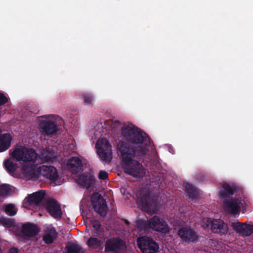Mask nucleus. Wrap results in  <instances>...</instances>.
<instances>
[{"instance_id": "cd10ccee", "label": "nucleus", "mask_w": 253, "mask_h": 253, "mask_svg": "<svg viewBox=\"0 0 253 253\" xmlns=\"http://www.w3.org/2000/svg\"><path fill=\"white\" fill-rule=\"evenodd\" d=\"M244 224H241L238 221H234L232 223V226L234 229L236 231L237 233L242 235V230H243Z\"/></svg>"}, {"instance_id": "412c9836", "label": "nucleus", "mask_w": 253, "mask_h": 253, "mask_svg": "<svg viewBox=\"0 0 253 253\" xmlns=\"http://www.w3.org/2000/svg\"><path fill=\"white\" fill-rule=\"evenodd\" d=\"M233 193V187L228 183L223 185L222 188L220 192V196L223 198L229 197Z\"/></svg>"}, {"instance_id": "5701e85b", "label": "nucleus", "mask_w": 253, "mask_h": 253, "mask_svg": "<svg viewBox=\"0 0 253 253\" xmlns=\"http://www.w3.org/2000/svg\"><path fill=\"white\" fill-rule=\"evenodd\" d=\"M86 244L90 248L98 249L101 247L102 242L96 238L90 237L87 240Z\"/></svg>"}, {"instance_id": "f03ea898", "label": "nucleus", "mask_w": 253, "mask_h": 253, "mask_svg": "<svg viewBox=\"0 0 253 253\" xmlns=\"http://www.w3.org/2000/svg\"><path fill=\"white\" fill-rule=\"evenodd\" d=\"M10 156L16 161L23 162L21 174L27 180H37L43 176L50 180L54 186L60 185L62 179L56 168L51 166L40 165L55 160L57 154L52 148L42 150L38 156L35 151L30 147L18 145L9 151Z\"/></svg>"}, {"instance_id": "f3484780", "label": "nucleus", "mask_w": 253, "mask_h": 253, "mask_svg": "<svg viewBox=\"0 0 253 253\" xmlns=\"http://www.w3.org/2000/svg\"><path fill=\"white\" fill-rule=\"evenodd\" d=\"M57 233L54 228L51 225H47L45 227V234L43 240L47 243L49 244L56 238Z\"/></svg>"}, {"instance_id": "7ed1b4c3", "label": "nucleus", "mask_w": 253, "mask_h": 253, "mask_svg": "<svg viewBox=\"0 0 253 253\" xmlns=\"http://www.w3.org/2000/svg\"><path fill=\"white\" fill-rule=\"evenodd\" d=\"M96 153L100 159L105 162H110L112 159V146L105 137H100L95 143Z\"/></svg>"}, {"instance_id": "7c9ffc66", "label": "nucleus", "mask_w": 253, "mask_h": 253, "mask_svg": "<svg viewBox=\"0 0 253 253\" xmlns=\"http://www.w3.org/2000/svg\"><path fill=\"white\" fill-rule=\"evenodd\" d=\"M91 225L95 230H96L97 231H99L100 225L98 221H94L91 223Z\"/></svg>"}, {"instance_id": "c9c22d12", "label": "nucleus", "mask_w": 253, "mask_h": 253, "mask_svg": "<svg viewBox=\"0 0 253 253\" xmlns=\"http://www.w3.org/2000/svg\"><path fill=\"white\" fill-rule=\"evenodd\" d=\"M9 253H18L17 250L15 248L11 249L9 251Z\"/></svg>"}, {"instance_id": "423d86ee", "label": "nucleus", "mask_w": 253, "mask_h": 253, "mask_svg": "<svg viewBox=\"0 0 253 253\" xmlns=\"http://www.w3.org/2000/svg\"><path fill=\"white\" fill-rule=\"evenodd\" d=\"M137 242L142 253H156L159 248L158 244L149 237L139 238Z\"/></svg>"}, {"instance_id": "f704fd0d", "label": "nucleus", "mask_w": 253, "mask_h": 253, "mask_svg": "<svg viewBox=\"0 0 253 253\" xmlns=\"http://www.w3.org/2000/svg\"><path fill=\"white\" fill-rule=\"evenodd\" d=\"M76 146V142L74 140H71V145L70 146L71 149H74Z\"/></svg>"}, {"instance_id": "6ab92c4d", "label": "nucleus", "mask_w": 253, "mask_h": 253, "mask_svg": "<svg viewBox=\"0 0 253 253\" xmlns=\"http://www.w3.org/2000/svg\"><path fill=\"white\" fill-rule=\"evenodd\" d=\"M82 161L78 157L72 158L67 163L68 169L73 172H76L77 170L82 166Z\"/></svg>"}, {"instance_id": "4be33fe9", "label": "nucleus", "mask_w": 253, "mask_h": 253, "mask_svg": "<svg viewBox=\"0 0 253 253\" xmlns=\"http://www.w3.org/2000/svg\"><path fill=\"white\" fill-rule=\"evenodd\" d=\"M65 253H84V251L79 245L71 244L66 247Z\"/></svg>"}, {"instance_id": "6e6552de", "label": "nucleus", "mask_w": 253, "mask_h": 253, "mask_svg": "<svg viewBox=\"0 0 253 253\" xmlns=\"http://www.w3.org/2000/svg\"><path fill=\"white\" fill-rule=\"evenodd\" d=\"M91 205L94 211L102 215H105L107 212V207L104 199L101 195L96 193L91 197Z\"/></svg>"}, {"instance_id": "c756f323", "label": "nucleus", "mask_w": 253, "mask_h": 253, "mask_svg": "<svg viewBox=\"0 0 253 253\" xmlns=\"http://www.w3.org/2000/svg\"><path fill=\"white\" fill-rule=\"evenodd\" d=\"M84 101L87 103H91L93 100L92 96L89 94H85L84 95Z\"/></svg>"}, {"instance_id": "4468645a", "label": "nucleus", "mask_w": 253, "mask_h": 253, "mask_svg": "<svg viewBox=\"0 0 253 253\" xmlns=\"http://www.w3.org/2000/svg\"><path fill=\"white\" fill-rule=\"evenodd\" d=\"M45 208L49 214L54 218H59L62 214L59 204L54 200H51L46 202Z\"/></svg>"}, {"instance_id": "39448f33", "label": "nucleus", "mask_w": 253, "mask_h": 253, "mask_svg": "<svg viewBox=\"0 0 253 253\" xmlns=\"http://www.w3.org/2000/svg\"><path fill=\"white\" fill-rule=\"evenodd\" d=\"M204 229L209 228L213 233L220 235H225L228 233V228L226 223L221 219L205 218L201 223Z\"/></svg>"}, {"instance_id": "20e7f679", "label": "nucleus", "mask_w": 253, "mask_h": 253, "mask_svg": "<svg viewBox=\"0 0 253 253\" xmlns=\"http://www.w3.org/2000/svg\"><path fill=\"white\" fill-rule=\"evenodd\" d=\"M41 119L42 122L40 125L39 129L43 134L51 136L57 131V125L60 120V118L51 115L41 117Z\"/></svg>"}, {"instance_id": "2f4dec72", "label": "nucleus", "mask_w": 253, "mask_h": 253, "mask_svg": "<svg viewBox=\"0 0 253 253\" xmlns=\"http://www.w3.org/2000/svg\"><path fill=\"white\" fill-rule=\"evenodd\" d=\"M107 176L108 173L106 171L103 170L100 171L99 173V178L100 179H105L107 178Z\"/></svg>"}, {"instance_id": "c85d7f7f", "label": "nucleus", "mask_w": 253, "mask_h": 253, "mask_svg": "<svg viewBox=\"0 0 253 253\" xmlns=\"http://www.w3.org/2000/svg\"><path fill=\"white\" fill-rule=\"evenodd\" d=\"M12 224L10 219L0 217V225H2L6 227H9L11 226Z\"/></svg>"}, {"instance_id": "a211bd4d", "label": "nucleus", "mask_w": 253, "mask_h": 253, "mask_svg": "<svg viewBox=\"0 0 253 253\" xmlns=\"http://www.w3.org/2000/svg\"><path fill=\"white\" fill-rule=\"evenodd\" d=\"M3 164L7 171L11 175H13L15 177L20 176L23 177L22 176L21 173L20 175L15 174V171L17 169L18 165L16 163L14 162L11 159L9 158L5 160L3 162ZM21 168H20V170H21Z\"/></svg>"}, {"instance_id": "aec40b11", "label": "nucleus", "mask_w": 253, "mask_h": 253, "mask_svg": "<svg viewBox=\"0 0 253 253\" xmlns=\"http://www.w3.org/2000/svg\"><path fill=\"white\" fill-rule=\"evenodd\" d=\"M22 231L26 236L31 237L37 234L39 231L36 226L26 223L23 225Z\"/></svg>"}, {"instance_id": "ddd939ff", "label": "nucleus", "mask_w": 253, "mask_h": 253, "mask_svg": "<svg viewBox=\"0 0 253 253\" xmlns=\"http://www.w3.org/2000/svg\"><path fill=\"white\" fill-rule=\"evenodd\" d=\"M156 200L152 199L151 197L143 198L141 201L139 200L138 203L141 204L142 208L150 213L154 212L156 211L157 203Z\"/></svg>"}, {"instance_id": "473e14b6", "label": "nucleus", "mask_w": 253, "mask_h": 253, "mask_svg": "<svg viewBox=\"0 0 253 253\" xmlns=\"http://www.w3.org/2000/svg\"><path fill=\"white\" fill-rule=\"evenodd\" d=\"M7 101V98L2 94H0V105H2Z\"/></svg>"}, {"instance_id": "e433bc0d", "label": "nucleus", "mask_w": 253, "mask_h": 253, "mask_svg": "<svg viewBox=\"0 0 253 253\" xmlns=\"http://www.w3.org/2000/svg\"><path fill=\"white\" fill-rule=\"evenodd\" d=\"M0 253H1V251L0 250Z\"/></svg>"}, {"instance_id": "9d476101", "label": "nucleus", "mask_w": 253, "mask_h": 253, "mask_svg": "<svg viewBox=\"0 0 253 253\" xmlns=\"http://www.w3.org/2000/svg\"><path fill=\"white\" fill-rule=\"evenodd\" d=\"M43 191H38L30 195L23 202L24 207L30 209L31 207L37 206L44 197Z\"/></svg>"}, {"instance_id": "dca6fc26", "label": "nucleus", "mask_w": 253, "mask_h": 253, "mask_svg": "<svg viewBox=\"0 0 253 253\" xmlns=\"http://www.w3.org/2000/svg\"><path fill=\"white\" fill-rule=\"evenodd\" d=\"M78 183L85 188H91L94 183V178L90 174H83L78 179Z\"/></svg>"}, {"instance_id": "2eb2a0df", "label": "nucleus", "mask_w": 253, "mask_h": 253, "mask_svg": "<svg viewBox=\"0 0 253 253\" xmlns=\"http://www.w3.org/2000/svg\"><path fill=\"white\" fill-rule=\"evenodd\" d=\"M11 136L9 133H2L0 128V152L7 150L10 146Z\"/></svg>"}, {"instance_id": "f8f14e48", "label": "nucleus", "mask_w": 253, "mask_h": 253, "mask_svg": "<svg viewBox=\"0 0 253 253\" xmlns=\"http://www.w3.org/2000/svg\"><path fill=\"white\" fill-rule=\"evenodd\" d=\"M178 234L179 237L185 242H194L198 239L197 233L188 227L181 228L178 231Z\"/></svg>"}, {"instance_id": "f257e3e1", "label": "nucleus", "mask_w": 253, "mask_h": 253, "mask_svg": "<svg viewBox=\"0 0 253 253\" xmlns=\"http://www.w3.org/2000/svg\"><path fill=\"white\" fill-rule=\"evenodd\" d=\"M121 128L117 135V146L122 158V168L124 171L134 177H142L145 174L142 165L133 159L147 154L150 145L149 138L132 125L114 124Z\"/></svg>"}, {"instance_id": "393cba45", "label": "nucleus", "mask_w": 253, "mask_h": 253, "mask_svg": "<svg viewBox=\"0 0 253 253\" xmlns=\"http://www.w3.org/2000/svg\"><path fill=\"white\" fill-rule=\"evenodd\" d=\"M253 232V226L252 225L245 224L242 230V236H249Z\"/></svg>"}, {"instance_id": "9b49d317", "label": "nucleus", "mask_w": 253, "mask_h": 253, "mask_svg": "<svg viewBox=\"0 0 253 253\" xmlns=\"http://www.w3.org/2000/svg\"><path fill=\"white\" fill-rule=\"evenodd\" d=\"M126 248L125 243L120 240L111 239L107 241L105 246V251L106 252H114L117 253Z\"/></svg>"}, {"instance_id": "b1692460", "label": "nucleus", "mask_w": 253, "mask_h": 253, "mask_svg": "<svg viewBox=\"0 0 253 253\" xmlns=\"http://www.w3.org/2000/svg\"><path fill=\"white\" fill-rule=\"evenodd\" d=\"M13 192V187L8 184L0 186V194L2 196L10 195Z\"/></svg>"}, {"instance_id": "bb28decb", "label": "nucleus", "mask_w": 253, "mask_h": 253, "mask_svg": "<svg viewBox=\"0 0 253 253\" xmlns=\"http://www.w3.org/2000/svg\"><path fill=\"white\" fill-rule=\"evenodd\" d=\"M5 211L7 214L10 216L15 215L17 211L16 208L12 204L6 205L5 208Z\"/></svg>"}, {"instance_id": "a878e982", "label": "nucleus", "mask_w": 253, "mask_h": 253, "mask_svg": "<svg viewBox=\"0 0 253 253\" xmlns=\"http://www.w3.org/2000/svg\"><path fill=\"white\" fill-rule=\"evenodd\" d=\"M185 188L187 191L189 196L193 198L196 197L197 191L192 185L188 183L186 184L185 185Z\"/></svg>"}, {"instance_id": "1a4fd4ad", "label": "nucleus", "mask_w": 253, "mask_h": 253, "mask_svg": "<svg viewBox=\"0 0 253 253\" xmlns=\"http://www.w3.org/2000/svg\"><path fill=\"white\" fill-rule=\"evenodd\" d=\"M148 226L155 231L162 233H167L169 231V227L167 224L162 219L157 216H154L149 220Z\"/></svg>"}, {"instance_id": "72a5a7b5", "label": "nucleus", "mask_w": 253, "mask_h": 253, "mask_svg": "<svg viewBox=\"0 0 253 253\" xmlns=\"http://www.w3.org/2000/svg\"><path fill=\"white\" fill-rule=\"evenodd\" d=\"M137 227L136 229H135V231H139L141 232V227H145L144 224L143 223L142 221H138L137 223Z\"/></svg>"}, {"instance_id": "0eeeda50", "label": "nucleus", "mask_w": 253, "mask_h": 253, "mask_svg": "<svg viewBox=\"0 0 253 253\" xmlns=\"http://www.w3.org/2000/svg\"><path fill=\"white\" fill-rule=\"evenodd\" d=\"M247 205V200L244 199H232L226 201L223 203V207L225 211L230 213H239L241 207H244Z\"/></svg>"}]
</instances>
